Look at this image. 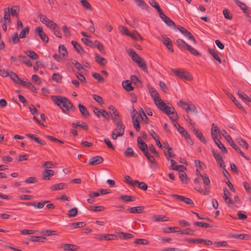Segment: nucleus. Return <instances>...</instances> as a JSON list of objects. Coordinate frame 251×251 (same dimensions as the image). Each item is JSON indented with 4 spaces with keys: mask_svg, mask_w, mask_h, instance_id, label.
Masks as SVG:
<instances>
[{
    "mask_svg": "<svg viewBox=\"0 0 251 251\" xmlns=\"http://www.w3.org/2000/svg\"><path fill=\"white\" fill-rule=\"evenodd\" d=\"M72 44L73 45L74 48L76 50L77 53L80 54H83L85 53V51L81 47V45L78 44L77 42L72 41L71 42Z\"/></svg>",
    "mask_w": 251,
    "mask_h": 251,
    "instance_id": "25",
    "label": "nucleus"
},
{
    "mask_svg": "<svg viewBox=\"0 0 251 251\" xmlns=\"http://www.w3.org/2000/svg\"><path fill=\"white\" fill-rule=\"evenodd\" d=\"M138 147L142 151L144 152L148 150L147 144L142 140L140 137H138L137 139Z\"/></svg>",
    "mask_w": 251,
    "mask_h": 251,
    "instance_id": "17",
    "label": "nucleus"
},
{
    "mask_svg": "<svg viewBox=\"0 0 251 251\" xmlns=\"http://www.w3.org/2000/svg\"><path fill=\"white\" fill-rule=\"evenodd\" d=\"M123 88L127 91L130 92L133 90V87L131 86V83L128 80H125L122 82Z\"/></svg>",
    "mask_w": 251,
    "mask_h": 251,
    "instance_id": "39",
    "label": "nucleus"
},
{
    "mask_svg": "<svg viewBox=\"0 0 251 251\" xmlns=\"http://www.w3.org/2000/svg\"><path fill=\"white\" fill-rule=\"evenodd\" d=\"M35 33H37L41 40L45 43L49 42V37L43 30V28L40 26L37 27L35 29Z\"/></svg>",
    "mask_w": 251,
    "mask_h": 251,
    "instance_id": "8",
    "label": "nucleus"
},
{
    "mask_svg": "<svg viewBox=\"0 0 251 251\" xmlns=\"http://www.w3.org/2000/svg\"><path fill=\"white\" fill-rule=\"evenodd\" d=\"M8 76H9L10 78L13 80L15 83L18 84H21L22 80L15 73L12 71H9V73Z\"/></svg>",
    "mask_w": 251,
    "mask_h": 251,
    "instance_id": "19",
    "label": "nucleus"
},
{
    "mask_svg": "<svg viewBox=\"0 0 251 251\" xmlns=\"http://www.w3.org/2000/svg\"><path fill=\"white\" fill-rule=\"evenodd\" d=\"M170 162L171 163V169L173 170L180 171V168H184L186 169L183 165H176V162L173 159H171Z\"/></svg>",
    "mask_w": 251,
    "mask_h": 251,
    "instance_id": "36",
    "label": "nucleus"
},
{
    "mask_svg": "<svg viewBox=\"0 0 251 251\" xmlns=\"http://www.w3.org/2000/svg\"><path fill=\"white\" fill-rule=\"evenodd\" d=\"M161 41L169 50L172 52H174L173 45L169 38L167 37L165 35H162L161 36Z\"/></svg>",
    "mask_w": 251,
    "mask_h": 251,
    "instance_id": "7",
    "label": "nucleus"
},
{
    "mask_svg": "<svg viewBox=\"0 0 251 251\" xmlns=\"http://www.w3.org/2000/svg\"><path fill=\"white\" fill-rule=\"evenodd\" d=\"M238 95L239 98L243 100H246L248 101L251 102V98L248 96L245 93L238 92Z\"/></svg>",
    "mask_w": 251,
    "mask_h": 251,
    "instance_id": "59",
    "label": "nucleus"
},
{
    "mask_svg": "<svg viewBox=\"0 0 251 251\" xmlns=\"http://www.w3.org/2000/svg\"><path fill=\"white\" fill-rule=\"evenodd\" d=\"M29 32V26H26L21 32L19 35L20 38H25L26 35H28Z\"/></svg>",
    "mask_w": 251,
    "mask_h": 251,
    "instance_id": "46",
    "label": "nucleus"
},
{
    "mask_svg": "<svg viewBox=\"0 0 251 251\" xmlns=\"http://www.w3.org/2000/svg\"><path fill=\"white\" fill-rule=\"evenodd\" d=\"M154 103L157 107L162 111H163V108H164L165 106H167L161 99H159L158 100H155Z\"/></svg>",
    "mask_w": 251,
    "mask_h": 251,
    "instance_id": "44",
    "label": "nucleus"
},
{
    "mask_svg": "<svg viewBox=\"0 0 251 251\" xmlns=\"http://www.w3.org/2000/svg\"><path fill=\"white\" fill-rule=\"evenodd\" d=\"M134 2L143 9H147L149 6L143 0H134Z\"/></svg>",
    "mask_w": 251,
    "mask_h": 251,
    "instance_id": "51",
    "label": "nucleus"
},
{
    "mask_svg": "<svg viewBox=\"0 0 251 251\" xmlns=\"http://www.w3.org/2000/svg\"><path fill=\"white\" fill-rule=\"evenodd\" d=\"M171 197L175 198L176 201L184 202L187 204L192 205L193 206L194 205L193 201L190 198L185 197L183 196H180L176 194H172Z\"/></svg>",
    "mask_w": 251,
    "mask_h": 251,
    "instance_id": "6",
    "label": "nucleus"
},
{
    "mask_svg": "<svg viewBox=\"0 0 251 251\" xmlns=\"http://www.w3.org/2000/svg\"><path fill=\"white\" fill-rule=\"evenodd\" d=\"M130 79L131 82L137 86L141 85L142 83L141 81L139 79L137 76L135 75H132L130 76Z\"/></svg>",
    "mask_w": 251,
    "mask_h": 251,
    "instance_id": "58",
    "label": "nucleus"
},
{
    "mask_svg": "<svg viewBox=\"0 0 251 251\" xmlns=\"http://www.w3.org/2000/svg\"><path fill=\"white\" fill-rule=\"evenodd\" d=\"M94 45L97 47L100 53L102 54H104L105 53V51L103 45L101 44L99 41L95 40L94 43Z\"/></svg>",
    "mask_w": 251,
    "mask_h": 251,
    "instance_id": "38",
    "label": "nucleus"
},
{
    "mask_svg": "<svg viewBox=\"0 0 251 251\" xmlns=\"http://www.w3.org/2000/svg\"><path fill=\"white\" fill-rule=\"evenodd\" d=\"M25 136L31 140H34L36 143L40 144L41 146H44L46 144L45 141L39 139L34 134H26Z\"/></svg>",
    "mask_w": 251,
    "mask_h": 251,
    "instance_id": "18",
    "label": "nucleus"
},
{
    "mask_svg": "<svg viewBox=\"0 0 251 251\" xmlns=\"http://www.w3.org/2000/svg\"><path fill=\"white\" fill-rule=\"evenodd\" d=\"M181 173L179 175L181 181L184 183L187 184L188 182V178L186 174L182 170H180Z\"/></svg>",
    "mask_w": 251,
    "mask_h": 251,
    "instance_id": "41",
    "label": "nucleus"
},
{
    "mask_svg": "<svg viewBox=\"0 0 251 251\" xmlns=\"http://www.w3.org/2000/svg\"><path fill=\"white\" fill-rule=\"evenodd\" d=\"M80 2L82 5L88 10H92V7L87 0H81Z\"/></svg>",
    "mask_w": 251,
    "mask_h": 251,
    "instance_id": "52",
    "label": "nucleus"
},
{
    "mask_svg": "<svg viewBox=\"0 0 251 251\" xmlns=\"http://www.w3.org/2000/svg\"><path fill=\"white\" fill-rule=\"evenodd\" d=\"M120 199L125 202L133 201L135 200V198L134 196H130L128 195H121L120 196Z\"/></svg>",
    "mask_w": 251,
    "mask_h": 251,
    "instance_id": "47",
    "label": "nucleus"
},
{
    "mask_svg": "<svg viewBox=\"0 0 251 251\" xmlns=\"http://www.w3.org/2000/svg\"><path fill=\"white\" fill-rule=\"evenodd\" d=\"M49 202L48 201H42L38 202L37 203L36 202H23L22 203L23 204L26 205L27 206H32L35 207H37L38 209H41L43 208L45 204Z\"/></svg>",
    "mask_w": 251,
    "mask_h": 251,
    "instance_id": "10",
    "label": "nucleus"
},
{
    "mask_svg": "<svg viewBox=\"0 0 251 251\" xmlns=\"http://www.w3.org/2000/svg\"><path fill=\"white\" fill-rule=\"evenodd\" d=\"M149 2H150V4L152 7H153L154 8H155L156 9V10L158 12V13H160L162 11V10L160 8V7L159 5V4L155 0H150Z\"/></svg>",
    "mask_w": 251,
    "mask_h": 251,
    "instance_id": "49",
    "label": "nucleus"
},
{
    "mask_svg": "<svg viewBox=\"0 0 251 251\" xmlns=\"http://www.w3.org/2000/svg\"><path fill=\"white\" fill-rule=\"evenodd\" d=\"M172 72L175 75L178 77L180 79H184L187 80L192 79V75L189 72L184 70L183 69H172Z\"/></svg>",
    "mask_w": 251,
    "mask_h": 251,
    "instance_id": "2",
    "label": "nucleus"
},
{
    "mask_svg": "<svg viewBox=\"0 0 251 251\" xmlns=\"http://www.w3.org/2000/svg\"><path fill=\"white\" fill-rule=\"evenodd\" d=\"M54 175V171L52 170L45 169L43 172L42 179L49 180L50 176Z\"/></svg>",
    "mask_w": 251,
    "mask_h": 251,
    "instance_id": "23",
    "label": "nucleus"
},
{
    "mask_svg": "<svg viewBox=\"0 0 251 251\" xmlns=\"http://www.w3.org/2000/svg\"><path fill=\"white\" fill-rule=\"evenodd\" d=\"M132 123L133 125V126L135 129L136 131L139 132L140 130V125L139 124V122L138 120V118L132 119Z\"/></svg>",
    "mask_w": 251,
    "mask_h": 251,
    "instance_id": "61",
    "label": "nucleus"
},
{
    "mask_svg": "<svg viewBox=\"0 0 251 251\" xmlns=\"http://www.w3.org/2000/svg\"><path fill=\"white\" fill-rule=\"evenodd\" d=\"M116 128L113 130V131H115V132L120 134H121V135L123 136L125 133V130L126 126L124 124H121L118 125H116Z\"/></svg>",
    "mask_w": 251,
    "mask_h": 251,
    "instance_id": "32",
    "label": "nucleus"
},
{
    "mask_svg": "<svg viewBox=\"0 0 251 251\" xmlns=\"http://www.w3.org/2000/svg\"><path fill=\"white\" fill-rule=\"evenodd\" d=\"M95 61L100 66H104L107 63L106 60L101 57L98 53H95Z\"/></svg>",
    "mask_w": 251,
    "mask_h": 251,
    "instance_id": "28",
    "label": "nucleus"
},
{
    "mask_svg": "<svg viewBox=\"0 0 251 251\" xmlns=\"http://www.w3.org/2000/svg\"><path fill=\"white\" fill-rule=\"evenodd\" d=\"M78 106L80 112L81 113L82 116H83L85 117H88L90 116L89 111L85 106L82 105L81 103H79L78 104Z\"/></svg>",
    "mask_w": 251,
    "mask_h": 251,
    "instance_id": "29",
    "label": "nucleus"
},
{
    "mask_svg": "<svg viewBox=\"0 0 251 251\" xmlns=\"http://www.w3.org/2000/svg\"><path fill=\"white\" fill-rule=\"evenodd\" d=\"M26 55L32 59H37L39 58L38 55L32 50H28L26 52Z\"/></svg>",
    "mask_w": 251,
    "mask_h": 251,
    "instance_id": "56",
    "label": "nucleus"
},
{
    "mask_svg": "<svg viewBox=\"0 0 251 251\" xmlns=\"http://www.w3.org/2000/svg\"><path fill=\"white\" fill-rule=\"evenodd\" d=\"M37 17L40 21L44 24H45L49 28H53L57 26V24L53 21L49 19L46 16L42 14L41 13L37 14Z\"/></svg>",
    "mask_w": 251,
    "mask_h": 251,
    "instance_id": "4",
    "label": "nucleus"
},
{
    "mask_svg": "<svg viewBox=\"0 0 251 251\" xmlns=\"http://www.w3.org/2000/svg\"><path fill=\"white\" fill-rule=\"evenodd\" d=\"M127 52L134 62L136 63L138 61L142 60V58L133 50L129 49Z\"/></svg>",
    "mask_w": 251,
    "mask_h": 251,
    "instance_id": "14",
    "label": "nucleus"
},
{
    "mask_svg": "<svg viewBox=\"0 0 251 251\" xmlns=\"http://www.w3.org/2000/svg\"><path fill=\"white\" fill-rule=\"evenodd\" d=\"M105 209V207L102 206H91L90 207V210L94 212L102 211Z\"/></svg>",
    "mask_w": 251,
    "mask_h": 251,
    "instance_id": "64",
    "label": "nucleus"
},
{
    "mask_svg": "<svg viewBox=\"0 0 251 251\" xmlns=\"http://www.w3.org/2000/svg\"><path fill=\"white\" fill-rule=\"evenodd\" d=\"M195 226H197L201 227L207 228V227H211L212 226L210 225L209 224L200 222H195L193 223Z\"/></svg>",
    "mask_w": 251,
    "mask_h": 251,
    "instance_id": "55",
    "label": "nucleus"
},
{
    "mask_svg": "<svg viewBox=\"0 0 251 251\" xmlns=\"http://www.w3.org/2000/svg\"><path fill=\"white\" fill-rule=\"evenodd\" d=\"M194 230L190 228H187L183 230L180 229V231L178 232V233L182 235H194Z\"/></svg>",
    "mask_w": 251,
    "mask_h": 251,
    "instance_id": "53",
    "label": "nucleus"
},
{
    "mask_svg": "<svg viewBox=\"0 0 251 251\" xmlns=\"http://www.w3.org/2000/svg\"><path fill=\"white\" fill-rule=\"evenodd\" d=\"M4 11V17L3 19L4 21H7V23L8 25H10L11 24V19L10 17V8H5L3 9Z\"/></svg>",
    "mask_w": 251,
    "mask_h": 251,
    "instance_id": "31",
    "label": "nucleus"
},
{
    "mask_svg": "<svg viewBox=\"0 0 251 251\" xmlns=\"http://www.w3.org/2000/svg\"><path fill=\"white\" fill-rule=\"evenodd\" d=\"M19 59L21 60L24 64H26L27 66H32V63L30 60L26 56L20 55L19 56Z\"/></svg>",
    "mask_w": 251,
    "mask_h": 251,
    "instance_id": "40",
    "label": "nucleus"
},
{
    "mask_svg": "<svg viewBox=\"0 0 251 251\" xmlns=\"http://www.w3.org/2000/svg\"><path fill=\"white\" fill-rule=\"evenodd\" d=\"M178 131L185 138H188L190 137V134L188 133L187 131H186L184 129L183 127L181 126L179 129H178Z\"/></svg>",
    "mask_w": 251,
    "mask_h": 251,
    "instance_id": "63",
    "label": "nucleus"
},
{
    "mask_svg": "<svg viewBox=\"0 0 251 251\" xmlns=\"http://www.w3.org/2000/svg\"><path fill=\"white\" fill-rule=\"evenodd\" d=\"M77 208L74 207L68 211V216L70 218L74 217L77 215Z\"/></svg>",
    "mask_w": 251,
    "mask_h": 251,
    "instance_id": "57",
    "label": "nucleus"
},
{
    "mask_svg": "<svg viewBox=\"0 0 251 251\" xmlns=\"http://www.w3.org/2000/svg\"><path fill=\"white\" fill-rule=\"evenodd\" d=\"M138 66L141 68L144 72H147L148 69L145 61L142 58V60L136 62Z\"/></svg>",
    "mask_w": 251,
    "mask_h": 251,
    "instance_id": "54",
    "label": "nucleus"
},
{
    "mask_svg": "<svg viewBox=\"0 0 251 251\" xmlns=\"http://www.w3.org/2000/svg\"><path fill=\"white\" fill-rule=\"evenodd\" d=\"M124 155L126 157L130 158L131 157H137L138 155L135 153L133 150L132 148L129 147L125 151H124Z\"/></svg>",
    "mask_w": 251,
    "mask_h": 251,
    "instance_id": "21",
    "label": "nucleus"
},
{
    "mask_svg": "<svg viewBox=\"0 0 251 251\" xmlns=\"http://www.w3.org/2000/svg\"><path fill=\"white\" fill-rule=\"evenodd\" d=\"M177 46L180 49H186L187 48L189 44L186 43L184 40L181 39H177L176 41Z\"/></svg>",
    "mask_w": 251,
    "mask_h": 251,
    "instance_id": "34",
    "label": "nucleus"
},
{
    "mask_svg": "<svg viewBox=\"0 0 251 251\" xmlns=\"http://www.w3.org/2000/svg\"><path fill=\"white\" fill-rule=\"evenodd\" d=\"M67 185L64 183H60L52 185L50 189L52 191L59 190L64 189Z\"/></svg>",
    "mask_w": 251,
    "mask_h": 251,
    "instance_id": "37",
    "label": "nucleus"
},
{
    "mask_svg": "<svg viewBox=\"0 0 251 251\" xmlns=\"http://www.w3.org/2000/svg\"><path fill=\"white\" fill-rule=\"evenodd\" d=\"M149 149L150 151L154 154L156 157H159V154L158 151L155 149L154 146L152 144H150L149 146Z\"/></svg>",
    "mask_w": 251,
    "mask_h": 251,
    "instance_id": "60",
    "label": "nucleus"
},
{
    "mask_svg": "<svg viewBox=\"0 0 251 251\" xmlns=\"http://www.w3.org/2000/svg\"><path fill=\"white\" fill-rule=\"evenodd\" d=\"M92 76L94 78L97 79L99 82L103 83L104 82L103 77H102L100 74L98 73H93L92 74Z\"/></svg>",
    "mask_w": 251,
    "mask_h": 251,
    "instance_id": "62",
    "label": "nucleus"
},
{
    "mask_svg": "<svg viewBox=\"0 0 251 251\" xmlns=\"http://www.w3.org/2000/svg\"><path fill=\"white\" fill-rule=\"evenodd\" d=\"M235 1L236 4L240 7L246 16L251 19V17L249 15V13L248 11V7L246 4L240 1L239 0H235Z\"/></svg>",
    "mask_w": 251,
    "mask_h": 251,
    "instance_id": "16",
    "label": "nucleus"
},
{
    "mask_svg": "<svg viewBox=\"0 0 251 251\" xmlns=\"http://www.w3.org/2000/svg\"><path fill=\"white\" fill-rule=\"evenodd\" d=\"M160 18L165 23V24L169 26H173L175 28H176V25L175 23L169 17L166 16L162 11L159 13Z\"/></svg>",
    "mask_w": 251,
    "mask_h": 251,
    "instance_id": "9",
    "label": "nucleus"
},
{
    "mask_svg": "<svg viewBox=\"0 0 251 251\" xmlns=\"http://www.w3.org/2000/svg\"><path fill=\"white\" fill-rule=\"evenodd\" d=\"M209 53L220 64L221 63L222 60L220 57L218 56V52L213 49H209L208 50Z\"/></svg>",
    "mask_w": 251,
    "mask_h": 251,
    "instance_id": "33",
    "label": "nucleus"
},
{
    "mask_svg": "<svg viewBox=\"0 0 251 251\" xmlns=\"http://www.w3.org/2000/svg\"><path fill=\"white\" fill-rule=\"evenodd\" d=\"M214 142L223 152L226 154L227 153V151L226 148L224 144L221 143L219 139L217 140L216 141H214Z\"/></svg>",
    "mask_w": 251,
    "mask_h": 251,
    "instance_id": "42",
    "label": "nucleus"
},
{
    "mask_svg": "<svg viewBox=\"0 0 251 251\" xmlns=\"http://www.w3.org/2000/svg\"><path fill=\"white\" fill-rule=\"evenodd\" d=\"M138 184V187L139 189H141L144 191H146L148 189V185L144 182H139L137 180H134L133 182V184H132L133 186H135Z\"/></svg>",
    "mask_w": 251,
    "mask_h": 251,
    "instance_id": "30",
    "label": "nucleus"
},
{
    "mask_svg": "<svg viewBox=\"0 0 251 251\" xmlns=\"http://www.w3.org/2000/svg\"><path fill=\"white\" fill-rule=\"evenodd\" d=\"M27 88L28 89L32 91V92L34 93H37V89L29 81H26L22 80V82H21V84Z\"/></svg>",
    "mask_w": 251,
    "mask_h": 251,
    "instance_id": "26",
    "label": "nucleus"
},
{
    "mask_svg": "<svg viewBox=\"0 0 251 251\" xmlns=\"http://www.w3.org/2000/svg\"><path fill=\"white\" fill-rule=\"evenodd\" d=\"M98 236V239L99 240L109 241L112 240H116L117 239V236L114 234H103L99 235Z\"/></svg>",
    "mask_w": 251,
    "mask_h": 251,
    "instance_id": "13",
    "label": "nucleus"
},
{
    "mask_svg": "<svg viewBox=\"0 0 251 251\" xmlns=\"http://www.w3.org/2000/svg\"><path fill=\"white\" fill-rule=\"evenodd\" d=\"M51 99L54 103L58 106L65 114H68V111H74L75 108L73 104L66 97L61 96H51Z\"/></svg>",
    "mask_w": 251,
    "mask_h": 251,
    "instance_id": "1",
    "label": "nucleus"
},
{
    "mask_svg": "<svg viewBox=\"0 0 251 251\" xmlns=\"http://www.w3.org/2000/svg\"><path fill=\"white\" fill-rule=\"evenodd\" d=\"M236 141L241 146L245 148V149L247 150L248 149L249 144L245 140L242 138H237Z\"/></svg>",
    "mask_w": 251,
    "mask_h": 251,
    "instance_id": "50",
    "label": "nucleus"
},
{
    "mask_svg": "<svg viewBox=\"0 0 251 251\" xmlns=\"http://www.w3.org/2000/svg\"><path fill=\"white\" fill-rule=\"evenodd\" d=\"M212 152L218 165H219L220 167H223V166L224 165V162L221 154L215 151L214 150H212Z\"/></svg>",
    "mask_w": 251,
    "mask_h": 251,
    "instance_id": "12",
    "label": "nucleus"
},
{
    "mask_svg": "<svg viewBox=\"0 0 251 251\" xmlns=\"http://www.w3.org/2000/svg\"><path fill=\"white\" fill-rule=\"evenodd\" d=\"M165 233L178 232L180 231V228L178 227H167L162 229Z\"/></svg>",
    "mask_w": 251,
    "mask_h": 251,
    "instance_id": "35",
    "label": "nucleus"
},
{
    "mask_svg": "<svg viewBox=\"0 0 251 251\" xmlns=\"http://www.w3.org/2000/svg\"><path fill=\"white\" fill-rule=\"evenodd\" d=\"M149 91L150 93L151 96L155 102V100H158L159 98V95L155 88L152 87H149Z\"/></svg>",
    "mask_w": 251,
    "mask_h": 251,
    "instance_id": "22",
    "label": "nucleus"
},
{
    "mask_svg": "<svg viewBox=\"0 0 251 251\" xmlns=\"http://www.w3.org/2000/svg\"><path fill=\"white\" fill-rule=\"evenodd\" d=\"M201 177L203 180V184L205 185V188L204 189L201 188V187L195 188V189L204 195H207L210 193V190L208 187L210 184V181L209 177L206 175H203Z\"/></svg>",
    "mask_w": 251,
    "mask_h": 251,
    "instance_id": "3",
    "label": "nucleus"
},
{
    "mask_svg": "<svg viewBox=\"0 0 251 251\" xmlns=\"http://www.w3.org/2000/svg\"><path fill=\"white\" fill-rule=\"evenodd\" d=\"M103 159L101 156H96L91 158L88 162V165L95 166L101 163Z\"/></svg>",
    "mask_w": 251,
    "mask_h": 251,
    "instance_id": "11",
    "label": "nucleus"
},
{
    "mask_svg": "<svg viewBox=\"0 0 251 251\" xmlns=\"http://www.w3.org/2000/svg\"><path fill=\"white\" fill-rule=\"evenodd\" d=\"M183 34L186 37L188 38L190 40H191L195 44H197V41L194 38L193 34L190 32L188 30L186 29L185 32L183 33Z\"/></svg>",
    "mask_w": 251,
    "mask_h": 251,
    "instance_id": "45",
    "label": "nucleus"
},
{
    "mask_svg": "<svg viewBox=\"0 0 251 251\" xmlns=\"http://www.w3.org/2000/svg\"><path fill=\"white\" fill-rule=\"evenodd\" d=\"M229 237L236 238V239H240L242 240H249L250 236L248 234H230L229 235Z\"/></svg>",
    "mask_w": 251,
    "mask_h": 251,
    "instance_id": "27",
    "label": "nucleus"
},
{
    "mask_svg": "<svg viewBox=\"0 0 251 251\" xmlns=\"http://www.w3.org/2000/svg\"><path fill=\"white\" fill-rule=\"evenodd\" d=\"M46 238L43 236H31L30 237V240L31 241L35 242H43L45 241Z\"/></svg>",
    "mask_w": 251,
    "mask_h": 251,
    "instance_id": "48",
    "label": "nucleus"
},
{
    "mask_svg": "<svg viewBox=\"0 0 251 251\" xmlns=\"http://www.w3.org/2000/svg\"><path fill=\"white\" fill-rule=\"evenodd\" d=\"M228 97L230 98L232 101L234 102L235 105L238 107L241 110L243 111L245 114H247L246 111L245 110L244 108L241 105V104L236 100L235 98L230 93L227 94Z\"/></svg>",
    "mask_w": 251,
    "mask_h": 251,
    "instance_id": "24",
    "label": "nucleus"
},
{
    "mask_svg": "<svg viewBox=\"0 0 251 251\" xmlns=\"http://www.w3.org/2000/svg\"><path fill=\"white\" fill-rule=\"evenodd\" d=\"M177 105L181 106L183 109L185 110L187 112H193L197 114L198 110L196 106L191 102L187 103L181 100L177 102Z\"/></svg>",
    "mask_w": 251,
    "mask_h": 251,
    "instance_id": "5",
    "label": "nucleus"
},
{
    "mask_svg": "<svg viewBox=\"0 0 251 251\" xmlns=\"http://www.w3.org/2000/svg\"><path fill=\"white\" fill-rule=\"evenodd\" d=\"M144 209V206H136L128 208L127 210L130 213L132 214H139L142 213Z\"/></svg>",
    "mask_w": 251,
    "mask_h": 251,
    "instance_id": "20",
    "label": "nucleus"
},
{
    "mask_svg": "<svg viewBox=\"0 0 251 251\" xmlns=\"http://www.w3.org/2000/svg\"><path fill=\"white\" fill-rule=\"evenodd\" d=\"M58 51L60 54L62 56V57H65L68 54L67 49L63 45H60L59 46Z\"/></svg>",
    "mask_w": 251,
    "mask_h": 251,
    "instance_id": "43",
    "label": "nucleus"
},
{
    "mask_svg": "<svg viewBox=\"0 0 251 251\" xmlns=\"http://www.w3.org/2000/svg\"><path fill=\"white\" fill-rule=\"evenodd\" d=\"M193 132L196 136L203 143L206 144L207 141L205 137L203 135L202 133L198 129L193 127Z\"/></svg>",
    "mask_w": 251,
    "mask_h": 251,
    "instance_id": "15",
    "label": "nucleus"
}]
</instances>
